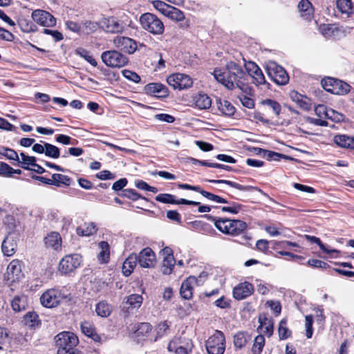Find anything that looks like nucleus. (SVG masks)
Instances as JSON below:
<instances>
[{
	"instance_id": "f257e3e1",
	"label": "nucleus",
	"mask_w": 354,
	"mask_h": 354,
	"mask_svg": "<svg viewBox=\"0 0 354 354\" xmlns=\"http://www.w3.org/2000/svg\"><path fill=\"white\" fill-rule=\"evenodd\" d=\"M213 75L215 79L227 89L237 87L243 93L250 94L251 88L246 84L247 76L241 66L234 62H230L225 66V71L215 68Z\"/></svg>"
},
{
	"instance_id": "f03ea898",
	"label": "nucleus",
	"mask_w": 354,
	"mask_h": 354,
	"mask_svg": "<svg viewBox=\"0 0 354 354\" xmlns=\"http://www.w3.org/2000/svg\"><path fill=\"white\" fill-rule=\"evenodd\" d=\"M209 221H213L215 227L222 233L237 236L243 232L247 228L245 222L241 220L216 218L211 215H205Z\"/></svg>"
},
{
	"instance_id": "7ed1b4c3",
	"label": "nucleus",
	"mask_w": 354,
	"mask_h": 354,
	"mask_svg": "<svg viewBox=\"0 0 354 354\" xmlns=\"http://www.w3.org/2000/svg\"><path fill=\"white\" fill-rule=\"evenodd\" d=\"M77 337L73 333L64 331L55 337L57 354H77L76 346L78 344Z\"/></svg>"
},
{
	"instance_id": "20e7f679",
	"label": "nucleus",
	"mask_w": 354,
	"mask_h": 354,
	"mask_svg": "<svg viewBox=\"0 0 354 354\" xmlns=\"http://www.w3.org/2000/svg\"><path fill=\"white\" fill-rule=\"evenodd\" d=\"M142 28L153 35H162L164 32L162 21L155 15L146 12L140 17Z\"/></svg>"
},
{
	"instance_id": "39448f33",
	"label": "nucleus",
	"mask_w": 354,
	"mask_h": 354,
	"mask_svg": "<svg viewBox=\"0 0 354 354\" xmlns=\"http://www.w3.org/2000/svg\"><path fill=\"white\" fill-rule=\"evenodd\" d=\"M225 346V336L218 330H216L205 342V348L208 354H223Z\"/></svg>"
},
{
	"instance_id": "423d86ee",
	"label": "nucleus",
	"mask_w": 354,
	"mask_h": 354,
	"mask_svg": "<svg viewBox=\"0 0 354 354\" xmlns=\"http://www.w3.org/2000/svg\"><path fill=\"white\" fill-rule=\"evenodd\" d=\"M207 277V273L203 272L198 277L189 276L181 284L180 294L185 299H190L193 296V290L196 286L203 284Z\"/></svg>"
},
{
	"instance_id": "0eeeda50",
	"label": "nucleus",
	"mask_w": 354,
	"mask_h": 354,
	"mask_svg": "<svg viewBox=\"0 0 354 354\" xmlns=\"http://www.w3.org/2000/svg\"><path fill=\"white\" fill-rule=\"evenodd\" d=\"M102 62L109 67L122 68L127 64V56L118 50H107L101 55Z\"/></svg>"
},
{
	"instance_id": "6e6552de",
	"label": "nucleus",
	"mask_w": 354,
	"mask_h": 354,
	"mask_svg": "<svg viewBox=\"0 0 354 354\" xmlns=\"http://www.w3.org/2000/svg\"><path fill=\"white\" fill-rule=\"evenodd\" d=\"M322 85L326 91L336 95L346 94L351 88V86L347 83L333 77L323 79Z\"/></svg>"
},
{
	"instance_id": "1a4fd4ad",
	"label": "nucleus",
	"mask_w": 354,
	"mask_h": 354,
	"mask_svg": "<svg viewBox=\"0 0 354 354\" xmlns=\"http://www.w3.org/2000/svg\"><path fill=\"white\" fill-rule=\"evenodd\" d=\"M268 76L277 84L286 85L289 81V76L286 70L274 62H269L266 65Z\"/></svg>"
},
{
	"instance_id": "9d476101",
	"label": "nucleus",
	"mask_w": 354,
	"mask_h": 354,
	"mask_svg": "<svg viewBox=\"0 0 354 354\" xmlns=\"http://www.w3.org/2000/svg\"><path fill=\"white\" fill-rule=\"evenodd\" d=\"M82 262V257L79 254H71L63 257L59 263L58 269L62 274H68L79 268Z\"/></svg>"
},
{
	"instance_id": "9b49d317",
	"label": "nucleus",
	"mask_w": 354,
	"mask_h": 354,
	"mask_svg": "<svg viewBox=\"0 0 354 354\" xmlns=\"http://www.w3.org/2000/svg\"><path fill=\"white\" fill-rule=\"evenodd\" d=\"M167 84L174 89L179 91L190 88L193 84L192 79L183 73H174L167 78Z\"/></svg>"
},
{
	"instance_id": "f8f14e48",
	"label": "nucleus",
	"mask_w": 354,
	"mask_h": 354,
	"mask_svg": "<svg viewBox=\"0 0 354 354\" xmlns=\"http://www.w3.org/2000/svg\"><path fill=\"white\" fill-rule=\"evenodd\" d=\"M66 297L62 295L61 292L53 288L47 290L40 297V302L44 307L53 308L57 306Z\"/></svg>"
},
{
	"instance_id": "ddd939ff",
	"label": "nucleus",
	"mask_w": 354,
	"mask_h": 354,
	"mask_svg": "<svg viewBox=\"0 0 354 354\" xmlns=\"http://www.w3.org/2000/svg\"><path fill=\"white\" fill-rule=\"evenodd\" d=\"M192 341L189 338L180 337L171 341L168 346L170 351L174 350L176 354H189L192 349Z\"/></svg>"
},
{
	"instance_id": "4468645a",
	"label": "nucleus",
	"mask_w": 354,
	"mask_h": 354,
	"mask_svg": "<svg viewBox=\"0 0 354 354\" xmlns=\"http://www.w3.org/2000/svg\"><path fill=\"white\" fill-rule=\"evenodd\" d=\"M138 265L144 268H152L156 263L154 252L149 247L142 249L137 255Z\"/></svg>"
},
{
	"instance_id": "2eb2a0df",
	"label": "nucleus",
	"mask_w": 354,
	"mask_h": 354,
	"mask_svg": "<svg viewBox=\"0 0 354 354\" xmlns=\"http://www.w3.org/2000/svg\"><path fill=\"white\" fill-rule=\"evenodd\" d=\"M5 277L12 283L19 281L24 277L21 270V261L18 259L12 260L7 267Z\"/></svg>"
},
{
	"instance_id": "dca6fc26",
	"label": "nucleus",
	"mask_w": 354,
	"mask_h": 354,
	"mask_svg": "<svg viewBox=\"0 0 354 354\" xmlns=\"http://www.w3.org/2000/svg\"><path fill=\"white\" fill-rule=\"evenodd\" d=\"M32 17L37 24L43 26L53 27L56 24V19L45 10H36L33 11Z\"/></svg>"
},
{
	"instance_id": "f3484780",
	"label": "nucleus",
	"mask_w": 354,
	"mask_h": 354,
	"mask_svg": "<svg viewBox=\"0 0 354 354\" xmlns=\"http://www.w3.org/2000/svg\"><path fill=\"white\" fill-rule=\"evenodd\" d=\"M114 46L124 53L132 54L137 49V44L129 37L117 36L113 39Z\"/></svg>"
},
{
	"instance_id": "a211bd4d",
	"label": "nucleus",
	"mask_w": 354,
	"mask_h": 354,
	"mask_svg": "<svg viewBox=\"0 0 354 354\" xmlns=\"http://www.w3.org/2000/svg\"><path fill=\"white\" fill-rule=\"evenodd\" d=\"M144 91L147 95L158 98L167 97L169 95L167 87L161 83H149L145 86Z\"/></svg>"
},
{
	"instance_id": "6ab92c4d",
	"label": "nucleus",
	"mask_w": 354,
	"mask_h": 354,
	"mask_svg": "<svg viewBox=\"0 0 354 354\" xmlns=\"http://www.w3.org/2000/svg\"><path fill=\"white\" fill-rule=\"evenodd\" d=\"M245 68L248 75L253 78V83L257 85L266 83L265 77L261 68L256 63L249 61L245 64Z\"/></svg>"
},
{
	"instance_id": "aec40b11",
	"label": "nucleus",
	"mask_w": 354,
	"mask_h": 354,
	"mask_svg": "<svg viewBox=\"0 0 354 354\" xmlns=\"http://www.w3.org/2000/svg\"><path fill=\"white\" fill-rule=\"evenodd\" d=\"M178 188L183 189L192 190L199 192L203 196L205 197L209 201H214L216 203H227L224 198H222L218 195L214 194L209 192L205 191L201 188L200 186H194L189 184L179 183L178 185Z\"/></svg>"
},
{
	"instance_id": "412c9836",
	"label": "nucleus",
	"mask_w": 354,
	"mask_h": 354,
	"mask_svg": "<svg viewBox=\"0 0 354 354\" xmlns=\"http://www.w3.org/2000/svg\"><path fill=\"white\" fill-rule=\"evenodd\" d=\"M254 292V286L249 282L239 283L233 289V296L236 300H243L250 296Z\"/></svg>"
},
{
	"instance_id": "4be33fe9",
	"label": "nucleus",
	"mask_w": 354,
	"mask_h": 354,
	"mask_svg": "<svg viewBox=\"0 0 354 354\" xmlns=\"http://www.w3.org/2000/svg\"><path fill=\"white\" fill-rule=\"evenodd\" d=\"M156 201L169 204L198 205L199 202L189 201L185 198L176 200V196L170 194H160L156 196Z\"/></svg>"
},
{
	"instance_id": "5701e85b",
	"label": "nucleus",
	"mask_w": 354,
	"mask_h": 354,
	"mask_svg": "<svg viewBox=\"0 0 354 354\" xmlns=\"http://www.w3.org/2000/svg\"><path fill=\"white\" fill-rule=\"evenodd\" d=\"M206 180L209 183H214V184H225L232 187H234L236 189H239V190L243 191V192H249L251 190H258L261 193H262L263 195L267 196L270 201H271L274 203L275 202L273 199H272L270 197H269L266 193H264L263 192H262L261 189H258L256 187H253V186H250V185H242L237 183L232 182V181L227 180Z\"/></svg>"
},
{
	"instance_id": "b1692460",
	"label": "nucleus",
	"mask_w": 354,
	"mask_h": 354,
	"mask_svg": "<svg viewBox=\"0 0 354 354\" xmlns=\"http://www.w3.org/2000/svg\"><path fill=\"white\" fill-rule=\"evenodd\" d=\"M102 23L105 28V30L112 33L122 32L125 27L122 21L113 17L104 19Z\"/></svg>"
},
{
	"instance_id": "393cba45",
	"label": "nucleus",
	"mask_w": 354,
	"mask_h": 354,
	"mask_svg": "<svg viewBox=\"0 0 354 354\" xmlns=\"http://www.w3.org/2000/svg\"><path fill=\"white\" fill-rule=\"evenodd\" d=\"M44 242L47 247L58 250L62 246V238L60 234L56 232H52L44 238Z\"/></svg>"
},
{
	"instance_id": "a878e982",
	"label": "nucleus",
	"mask_w": 354,
	"mask_h": 354,
	"mask_svg": "<svg viewBox=\"0 0 354 354\" xmlns=\"http://www.w3.org/2000/svg\"><path fill=\"white\" fill-rule=\"evenodd\" d=\"M290 97L293 102H295L301 109L304 110H310L311 104L310 100L295 91L290 93Z\"/></svg>"
},
{
	"instance_id": "bb28decb",
	"label": "nucleus",
	"mask_w": 354,
	"mask_h": 354,
	"mask_svg": "<svg viewBox=\"0 0 354 354\" xmlns=\"http://www.w3.org/2000/svg\"><path fill=\"white\" fill-rule=\"evenodd\" d=\"M137 264H138L137 254L134 253L131 254L123 263V274L127 277L129 276Z\"/></svg>"
},
{
	"instance_id": "cd10ccee",
	"label": "nucleus",
	"mask_w": 354,
	"mask_h": 354,
	"mask_svg": "<svg viewBox=\"0 0 354 354\" xmlns=\"http://www.w3.org/2000/svg\"><path fill=\"white\" fill-rule=\"evenodd\" d=\"M301 16L306 20H310L313 17V8L308 0H301L298 4Z\"/></svg>"
},
{
	"instance_id": "c85d7f7f",
	"label": "nucleus",
	"mask_w": 354,
	"mask_h": 354,
	"mask_svg": "<svg viewBox=\"0 0 354 354\" xmlns=\"http://www.w3.org/2000/svg\"><path fill=\"white\" fill-rule=\"evenodd\" d=\"M216 104L220 111L226 116L231 117L236 112V108L226 100L218 99L216 100Z\"/></svg>"
},
{
	"instance_id": "c756f323",
	"label": "nucleus",
	"mask_w": 354,
	"mask_h": 354,
	"mask_svg": "<svg viewBox=\"0 0 354 354\" xmlns=\"http://www.w3.org/2000/svg\"><path fill=\"white\" fill-rule=\"evenodd\" d=\"M82 332L87 337L91 338L95 342H99L100 337L97 334L93 325L88 322H83L80 324Z\"/></svg>"
},
{
	"instance_id": "7c9ffc66",
	"label": "nucleus",
	"mask_w": 354,
	"mask_h": 354,
	"mask_svg": "<svg viewBox=\"0 0 354 354\" xmlns=\"http://www.w3.org/2000/svg\"><path fill=\"white\" fill-rule=\"evenodd\" d=\"M333 140L339 147L354 149V138L346 135H337Z\"/></svg>"
},
{
	"instance_id": "2f4dec72",
	"label": "nucleus",
	"mask_w": 354,
	"mask_h": 354,
	"mask_svg": "<svg viewBox=\"0 0 354 354\" xmlns=\"http://www.w3.org/2000/svg\"><path fill=\"white\" fill-rule=\"evenodd\" d=\"M259 327L264 328L263 332L268 336L273 333L274 323L272 318H269L265 314L259 316Z\"/></svg>"
},
{
	"instance_id": "473e14b6",
	"label": "nucleus",
	"mask_w": 354,
	"mask_h": 354,
	"mask_svg": "<svg viewBox=\"0 0 354 354\" xmlns=\"http://www.w3.org/2000/svg\"><path fill=\"white\" fill-rule=\"evenodd\" d=\"M17 242L12 237H6L1 245L2 252L4 255L10 257L15 253Z\"/></svg>"
},
{
	"instance_id": "72a5a7b5",
	"label": "nucleus",
	"mask_w": 354,
	"mask_h": 354,
	"mask_svg": "<svg viewBox=\"0 0 354 354\" xmlns=\"http://www.w3.org/2000/svg\"><path fill=\"white\" fill-rule=\"evenodd\" d=\"M194 101L196 106L200 109H207L212 104L210 97L205 93H198L196 95Z\"/></svg>"
},
{
	"instance_id": "f704fd0d",
	"label": "nucleus",
	"mask_w": 354,
	"mask_h": 354,
	"mask_svg": "<svg viewBox=\"0 0 354 354\" xmlns=\"http://www.w3.org/2000/svg\"><path fill=\"white\" fill-rule=\"evenodd\" d=\"M11 306L15 312H20L28 306L27 297L25 295L15 296L11 301Z\"/></svg>"
},
{
	"instance_id": "c9c22d12",
	"label": "nucleus",
	"mask_w": 354,
	"mask_h": 354,
	"mask_svg": "<svg viewBox=\"0 0 354 354\" xmlns=\"http://www.w3.org/2000/svg\"><path fill=\"white\" fill-rule=\"evenodd\" d=\"M337 6L342 13H354V0H337Z\"/></svg>"
},
{
	"instance_id": "e433bc0d",
	"label": "nucleus",
	"mask_w": 354,
	"mask_h": 354,
	"mask_svg": "<svg viewBox=\"0 0 354 354\" xmlns=\"http://www.w3.org/2000/svg\"><path fill=\"white\" fill-rule=\"evenodd\" d=\"M95 311L98 316L102 317H109L112 312V306L104 301H101L97 304Z\"/></svg>"
},
{
	"instance_id": "4c0bfd02",
	"label": "nucleus",
	"mask_w": 354,
	"mask_h": 354,
	"mask_svg": "<svg viewBox=\"0 0 354 354\" xmlns=\"http://www.w3.org/2000/svg\"><path fill=\"white\" fill-rule=\"evenodd\" d=\"M97 231L95 225L93 223H84L77 228V234L80 236H88L93 234Z\"/></svg>"
},
{
	"instance_id": "58836bf2",
	"label": "nucleus",
	"mask_w": 354,
	"mask_h": 354,
	"mask_svg": "<svg viewBox=\"0 0 354 354\" xmlns=\"http://www.w3.org/2000/svg\"><path fill=\"white\" fill-rule=\"evenodd\" d=\"M99 246L101 250L97 255L98 261L101 263H107L109 259V245L106 241H101Z\"/></svg>"
},
{
	"instance_id": "ea45409f",
	"label": "nucleus",
	"mask_w": 354,
	"mask_h": 354,
	"mask_svg": "<svg viewBox=\"0 0 354 354\" xmlns=\"http://www.w3.org/2000/svg\"><path fill=\"white\" fill-rule=\"evenodd\" d=\"M278 334L281 340L286 339L292 335L291 330L287 327V319L286 318L282 319L279 322Z\"/></svg>"
},
{
	"instance_id": "a19ab883",
	"label": "nucleus",
	"mask_w": 354,
	"mask_h": 354,
	"mask_svg": "<svg viewBox=\"0 0 354 354\" xmlns=\"http://www.w3.org/2000/svg\"><path fill=\"white\" fill-rule=\"evenodd\" d=\"M51 181L53 182V185L57 187H60L62 185L69 186L71 183V178L63 174H54L52 175Z\"/></svg>"
},
{
	"instance_id": "79ce46f5",
	"label": "nucleus",
	"mask_w": 354,
	"mask_h": 354,
	"mask_svg": "<svg viewBox=\"0 0 354 354\" xmlns=\"http://www.w3.org/2000/svg\"><path fill=\"white\" fill-rule=\"evenodd\" d=\"M176 261L174 257H163L161 271L164 274H170L175 266Z\"/></svg>"
},
{
	"instance_id": "37998d69",
	"label": "nucleus",
	"mask_w": 354,
	"mask_h": 354,
	"mask_svg": "<svg viewBox=\"0 0 354 354\" xmlns=\"http://www.w3.org/2000/svg\"><path fill=\"white\" fill-rule=\"evenodd\" d=\"M24 324L30 327L33 328L39 324V317L35 312H28L24 317Z\"/></svg>"
},
{
	"instance_id": "c03bdc74",
	"label": "nucleus",
	"mask_w": 354,
	"mask_h": 354,
	"mask_svg": "<svg viewBox=\"0 0 354 354\" xmlns=\"http://www.w3.org/2000/svg\"><path fill=\"white\" fill-rule=\"evenodd\" d=\"M143 298L141 295L132 294L127 297V304L132 309L138 308L142 304Z\"/></svg>"
},
{
	"instance_id": "a18cd8bd",
	"label": "nucleus",
	"mask_w": 354,
	"mask_h": 354,
	"mask_svg": "<svg viewBox=\"0 0 354 354\" xmlns=\"http://www.w3.org/2000/svg\"><path fill=\"white\" fill-rule=\"evenodd\" d=\"M229 206H223L221 207V211L224 212H229L232 214H237L243 208V205L236 203L234 201H227L225 199Z\"/></svg>"
},
{
	"instance_id": "49530a36",
	"label": "nucleus",
	"mask_w": 354,
	"mask_h": 354,
	"mask_svg": "<svg viewBox=\"0 0 354 354\" xmlns=\"http://www.w3.org/2000/svg\"><path fill=\"white\" fill-rule=\"evenodd\" d=\"M165 16L169 17L171 20L176 21H180L185 19V15L183 12L180 11L179 9L171 6L169 8Z\"/></svg>"
},
{
	"instance_id": "de8ad7c7",
	"label": "nucleus",
	"mask_w": 354,
	"mask_h": 354,
	"mask_svg": "<svg viewBox=\"0 0 354 354\" xmlns=\"http://www.w3.org/2000/svg\"><path fill=\"white\" fill-rule=\"evenodd\" d=\"M262 156L265 158H266L268 160H275V161H279L281 158L286 159V160H292L293 158L288 156L286 155L279 153L277 152L267 150V151L264 152V154H262Z\"/></svg>"
},
{
	"instance_id": "09e8293b",
	"label": "nucleus",
	"mask_w": 354,
	"mask_h": 354,
	"mask_svg": "<svg viewBox=\"0 0 354 354\" xmlns=\"http://www.w3.org/2000/svg\"><path fill=\"white\" fill-rule=\"evenodd\" d=\"M261 104L268 106L269 109L272 110L276 116L279 115L281 107L279 103L277 101L270 99H266L261 101Z\"/></svg>"
},
{
	"instance_id": "8fccbe9b",
	"label": "nucleus",
	"mask_w": 354,
	"mask_h": 354,
	"mask_svg": "<svg viewBox=\"0 0 354 354\" xmlns=\"http://www.w3.org/2000/svg\"><path fill=\"white\" fill-rule=\"evenodd\" d=\"M248 342V336L243 332H239L234 336V345L237 348H242Z\"/></svg>"
},
{
	"instance_id": "3c124183",
	"label": "nucleus",
	"mask_w": 354,
	"mask_h": 354,
	"mask_svg": "<svg viewBox=\"0 0 354 354\" xmlns=\"http://www.w3.org/2000/svg\"><path fill=\"white\" fill-rule=\"evenodd\" d=\"M20 156L21 158V160H19V162L21 164V167L25 169H30L28 166L29 165H35L36 158L34 156H29L26 155L24 153L21 152L20 153Z\"/></svg>"
},
{
	"instance_id": "603ef678",
	"label": "nucleus",
	"mask_w": 354,
	"mask_h": 354,
	"mask_svg": "<svg viewBox=\"0 0 354 354\" xmlns=\"http://www.w3.org/2000/svg\"><path fill=\"white\" fill-rule=\"evenodd\" d=\"M265 344V338L263 335H257L254 341L252 346V352L254 354H260L262 352L263 348Z\"/></svg>"
},
{
	"instance_id": "864d4df0",
	"label": "nucleus",
	"mask_w": 354,
	"mask_h": 354,
	"mask_svg": "<svg viewBox=\"0 0 354 354\" xmlns=\"http://www.w3.org/2000/svg\"><path fill=\"white\" fill-rule=\"evenodd\" d=\"M0 155L5 156L8 160L19 161L18 153L12 149L0 147Z\"/></svg>"
},
{
	"instance_id": "5fc2aeb1",
	"label": "nucleus",
	"mask_w": 354,
	"mask_h": 354,
	"mask_svg": "<svg viewBox=\"0 0 354 354\" xmlns=\"http://www.w3.org/2000/svg\"><path fill=\"white\" fill-rule=\"evenodd\" d=\"M120 196L131 199L133 201L140 198L147 200L145 197H142L140 194H138L135 189H124Z\"/></svg>"
},
{
	"instance_id": "6e6d98bb",
	"label": "nucleus",
	"mask_w": 354,
	"mask_h": 354,
	"mask_svg": "<svg viewBox=\"0 0 354 354\" xmlns=\"http://www.w3.org/2000/svg\"><path fill=\"white\" fill-rule=\"evenodd\" d=\"M45 155L50 158H58L60 156L59 149L50 143H46Z\"/></svg>"
},
{
	"instance_id": "4d7b16f0",
	"label": "nucleus",
	"mask_w": 354,
	"mask_h": 354,
	"mask_svg": "<svg viewBox=\"0 0 354 354\" xmlns=\"http://www.w3.org/2000/svg\"><path fill=\"white\" fill-rule=\"evenodd\" d=\"M77 54L83 57L85 60H86L88 63H90L93 66H96L97 65V62L93 58V57L90 54V53L84 48H79L77 50Z\"/></svg>"
},
{
	"instance_id": "13d9d810",
	"label": "nucleus",
	"mask_w": 354,
	"mask_h": 354,
	"mask_svg": "<svg viewBox=\"0 0 354 354\" xmlns=\"http://www.w3.org/2000/svg\"><path fill=\"white\" fill-rule=\"evenodd\" d=\"M313 318L309 315L305 317L306 336L307 338H311L313 333Z\"/></svg>"
},
{
	"instance_id": "bf43d9fd",
	"label": "nucleus",
	"mask_w": 354,
	"mask_h": 354,
	"mask_svg": "<svg viewBox=\"0 0 354 354\" xmlns=\"http://www.w3.org/2000/svg\"><path fill=\"white\" fill-rule=\"evenodd\" d=\"M152 329L151 325L147 322H142L138 324L136 333L138 336L145 335L149 333Z\"/></svg>"
},
{
	"instance_id": "052dcab7",
	"label": "nucleus",
	"mask_w": 354,
	"mask_h": 354,
	"mask_svg": "<svg viewBox=\"0 0 354 354\" xmlns=\"http://www.w3.org/2000/svg\"><path fill=\"white\" fill-rule=\"evenodd\" d=\"M266 306L269 307L276 316L280 315L281 311V306L279 301L277 300H268L266 303Z\"/></svg>"
},
{
	"instance_id": "680f3d73",
	"label": "nucleus",
	"mask_w": 354,
	"mask_h": 354,
	"mask_svg": "<svg viewBox=\"0 0 354 354\" xmlns=\"http://www.w3.org/2000/svg\"><path fill=\"white\" fill-rule=\"evenodd\" d=\"M152 4L153 7L158 10L160 12H161L162 15H165L170 8V5L167 4L166 3L160 1V0H155L152 2Z\"/></svg>"
},
{
	"instance_id": "e2e57ef3",
	"label": "nucleus",
	"mask_w": 354,
	"mask_h": 354,
	"mask_svg": "<svg viewBox=\"0 0 354 354\" xmlns=\"http://www.w3.org/2000/svg\"><path fill=\"white\" fill-rule=\"evenodd\" d=\"M238 98L243 106L250 109L254 108L255 103L253 99L246 96L245 95H239Z\"/></svg>"
},
{
	"instance_id": "0e129e2a",
	"label": "nucleus",
	"mask_w": 354,
	"mask_h": 354,
	"mask_svg": "<svg viewBox=\"0 0 354 354\" xmlns=\"http://www.w3.org/2000/svg\"><path fill=\"white\" fill-rule=\"evenodd\" d=\"M315 112L319 118H327L329 113V109L324 104H319L315 107Z\"/></svg>"
},
{
	"instance_id": "69168bd1",
	"label": "nucleus",
	"mask_w": 354,
	"mask_h": 354,
	"mask_svg": "<svg viewBox=\"0 0 354 354\" xmlns=\"http://www.w3.org/2000/svg\"><path fill=\"white\" fill-rule=\"evenodd\" d=\"M122 75L124 77L135 83H138L140 82V77L135 72H133L129 70H124L122 71Z\"/></svg>"
},
{
	"instance_id": "338daca9",
	"label": "nucleus",
	"mask_w": 354,
	"mask_h": 354,
	"mask_svg": "<svg viewBox=\"0 0 354 354\" xmlns=\"http://www.w3.org/2000/svg\"><path fill=\"white\" fill-rule=\"evenodd\" d=\"M307 264L310 267L317 268L326 269V268H329V266L328 265L327 263L322 261L321 260L315 259H309L307 262Z\"/></svg>"
},
{
	"instance_id": "774afa93",
	"label": "nucleus",
	"mask_w": 354,
	"mask_h": 354,
	"mask_svg": "<svg viewBox=\"0 0 354 354\" xmlns=\"http://www.w3.org/2000/svg\"><path fill=\"white\" fill-rule=\"evenodd\" d=\"M12 167L8 165L7 163L1 162H0V176L3 177H11L12 176Z\"/></svg>"
}]
</instances>
